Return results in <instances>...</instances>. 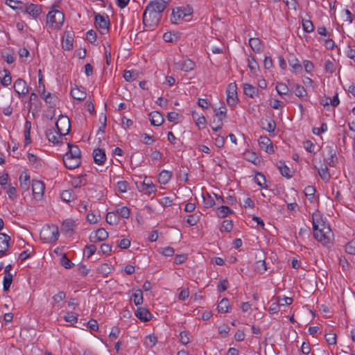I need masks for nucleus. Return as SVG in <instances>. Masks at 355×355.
<instances>
[{
	"instance_id": "c03bdc74",
	"label": "nucleus",
	"mask_w": 355,
	"mask_h": 355,
	"mask_svg": "<svg viewBox=\"0 0 355 355\" xmlns=\"http://www.w3.org/2000/svg\"><path fill=\"white\" fill-rule=\"evenodd\" d=\"M233 211L227 206H221L218 208L217 216L220 218H225Z\"/></svg>"
},
{
	"instance_id": "8fccbe9b",
	"label": "nucleus",
	"mask_w": 355,
	"mask_h": 355,
	"mask_svg": "<svg viewBox=\"0 0 355 355\" xmlns=\"http://www.w3.org/2000/svg\"><path fill=\"white\" fill-rule=\"evenodd\" d=\"M116 213L119 216L123 218H128L130 216V210L127 207H122L117 209Z\"/></svg>"
},
{
	"instance_id": "7ed1b4c3",
	"label": "nucleus",
	"mask_w": 355,
	"mask_h": 355,
	"mask_svg": "<svg viewBox=\"0 0 355 355\" xmlns=\"http://www.w3.org/2000/svg\"><path fill=\"white\" fill-rule=\"evenodd\" d=\"M64 14L58 10H52L46 16V26L51 29H58L64 22Z\"/></svg>"
},
{
	"instance_id": "a19ab883",
	"label": "nucleus",
	"mask_w": 355,
	"mask_h": 355,
	"mask_svg": "<svg viewBox=\"0 0 355 355\" xmlns=\"http://www.w3.org/2000/svg\"><path fill=\"white\" fill-rule=\"evenodd\" d=\"M261 258L262 252H260L259 260L256 262V268L258 272L261 274L263 273L267 270L266 262L264 260L261 259Z\"/></svg>"
},
{
	"instance_id": "58836bf2",
	"label": "nucleus",
	"mask_w": 355,
	"mask_h": 355,
	"mask_svg": "<svg viewBox=\"0 0 355 355\" xmlns=\"http://www.w3.org/2000/svg\"><path fill=\"white\" fill-rule=\"evenodd\" d=\"M315 189L312 186H308L304 189V193L311 202L315 201Z\"/></svg>"
},
{
	"instance_id": "6ab92c4d",
	"label": "nucleus",
	"mask_w": 355,
	"mask_h": 355,
	"mask_svg": "<svg viewBox=\"0 0 355 355\" xmlns=\"http://www.w3.org/2000/svg\"><path fill=\"white\" fill-rule=\"evenodd\" d=\"M94 162L98 165H102L106 159L105 153L101 148L94 149L93 151Z\"/></svg>"
},
{
	"instance_id": "7c9ffc66",
	"label": "nucleus",
	"mask_w": 355,
	"mask_h": 355,
	"mask_svg": "<svg viewBox=\"0 0 355 355\" xmlns=\"http://www.w3.org/2000/svg\"><path fill=\"white\" fill-rule=\"evenodd\" d=\"M6 4L13 10L22 12L24 3L16 0H6Z\"/></svg>"
},
{
	"instance_id": "f257e3e1",
	"label": "nucleus",
	"mask_w": 355,
	"mask_h": 355,
	"mask_svg": "<svg viewBox=\"0 0 355 355\" xmlns=\"http://www.w3.org/2000/svg\"><path fill=\"white\" fill-rule=\"evenodd\" d=\"M165 10L163 3H158V0L150 1L146 6L143 14V24L150 28L157 27L161 20L162 12Z\"/></svg>"
},
{
	"instance_id": "bb28decb",
	"label": "nucleus",
	"mask_w": 355,
	"mask_h": 355,
	"mask_svg": "<svg viewBox=\"0 0 355 355\" xmlns=\"http://www.w3.org/2000/svg\"><path fill=\"white\" fill-rule=\"evenodd\" d=\"M73 47V37L69 33H64V36L62 40V48L64 50L69 51Z\"/></svg>"
},
{
	"instance_id": "dca6fc26",
	"label": "nucleus",
	"mask_w": 355,
	"mask_h": 355,
	"mask_svg": "<svg viewBox=\"0 0 355 355\" xmlns=\"http://www.w3.org/2000/svg\"><path fill=\"white\" fill-rule=\"evenodd\" d=\"M75 227H76V224L73 220H66L62 224L61 230L67 236H71L74 232Z\"/></svg>"
},
{
	"instance_id": "4468645a",
	"label": "nucleus",
	"mask_w": 355,
	"mask_h": 355,
	"mask_svg": "<svg viewBox=\"0 0 355 355\" xmlns=\"http://www.w3.org/2000/svg\"><path fill=\"white\" fill-rule=\"evenodd\" d=\"M260 148L266 153L270 154L274 153V148L270 139L267 137H260L258 139Z\"/></svg>"
},
{
	"instance_id": "1a4fd4ad",
	"label": "nucleus",
	"mask_w": 355,
	"mask_h": 355,
	"mask_svg": "<svg viewBox=\"0 0 355 355\" xmlns=\"http://www.w3.org/2000/svg\"><path fill=\"white\" fill-rule=\"evenodd\" d=\"M327 152V157L324 161L330 167H334L338 164V157L336 156V147L333 146H328L325 148Z\"/></svg>"
},
{
	"instance_id": "680f3d73",
	"label": "nucleus",
	"mask_w": 355,
	"mask_h": 355,
	"mask_svg": "<svg viewBox=\"0 0 355 355\" xmlns=\"http://www.w3.org/2000/svg\"><path fill=\"white\" fill-rule=\"evenodd\" d=\"M173 201V198L169 196H165L160 200V204L164 207H170L172 205Z\"/></svg>"
},
{
	"instance_id": "37998d69",
	"label": "nucleus",
	"mask_w": 355,
	"mask_h": 355,
	"mask_svg": "<svg viewBox=\"0 0 355 355\" xmlns=\"http://www.w3.org/2000/svg\"><path fill=\"white\" fill-rule=\"evenodd\" d=\"M278 169L279 170L281 174L283 176L286 177L288 178L291 177V175L290 174V168L285 165L284 162H279V164L278 165Z\"/></svg>"
},
{
	"instance_id": "4be33fe9",
	"label": "nucleus",
	"mask_w": 355,
	"mask_h": 355,
	"mask_svg": "<svg viewBox=\"0 0 355 355\" xmlns=\"http://www.w3.org/2000/svg\"><path fill=\"white\" fill-rule=\"evenodd\" d=\"M1 84L7 87L10 85L12 81V77L8 70L4 69L2 72H0Z\"/></svg>"
},
{
	"instance_id": "4c0bfd02",
	"label": "nucleus",
	"mask_w": 355,
	"mask_h": 355,
	"mask_svg": "<svg viewBox=\"0 0 355 355\" xmlns=\"http://www.w3.org/2000/svg\"><path fill=\"white\" fill-rule=\"evenodd\" d=\"M275 89L278 94L280 95L281 96L287 95L290 91L288 87L286 84L282 83H277Z\"/></svg>"
},
{
	"instance_id": "0e129e2a",
	"label": "nucleus",
	"mask_w": 355,
	"mask_h": 355,
	"mask_svg": "<svg viewBox=\"0 0 355 355\" xmlns=\"http://www.w3.org/2000/svg\"><path fill=\"white\" fill-rule=\"evenodd\" d=\"M335 64L331 60H327L325 62V70L327 72L333 73L335 71Z\"/></svg>"
},
{
	"instance_id": "9d476101",
	"label": "nucleus",
	"mask_w": 355,
	"mask_h": 355,
	"mask_svg": "<svg viewBox=\"0 0 355 355\" xmlns=\"http://www.w3.org/2000/svg\"><path fill=\"white\" fill-rule=\"evenodd\" d=\"M237 101L236 85L230 83L227 89V103L229 105L233 106L237 103Z\"/></svg>"
},
{
	"instance_id": "393cba45",
	"label": "nucleus",
	"mask_w": 355,
	"mask_h": 355,
	"mask_svg": "<svg viewBox=\"0 0 355 355\" xmlns=\"http://www.w3.org/2000/svg\"><path fill=\"white\" fill-rule=\"evenodd\" d=\"M71 96L78 101H83L86 98V93L78 87H73L71 90Z\"/></svg>"
},
{
	"instance_id": "c756f323",
	"label": "nucleus",
	"mask_w": 355,
	"mask_h": 355,
	"mask_svg": "<svg viewBox=\"0 0 355 355\" xmlns=\"http://www.w3.org/2000/svg\"><path fill=\"white\" fill-rule=\"evenodd\" d=\"M230 308L229 300L226 297L223 298L218 303L217 309L218 312L227 313Z\"/></svg>"
},
{
	"instance_id": "cd10ccee",
	"label": "nucleus",
	"mask_w": 355,
	"mask_h": 355,
	"mask_svg": "<svg viewBox=\"0 0 355 355\" xmlns=\"http://www.w3.org/2000/svg\"><path fill=\"white\" fill-rule=\"evenodd\" d=\"M120 218L116 212H108L106 216V221L110 225H116L119 222Z\"/></svg>"
},
{
	"instance_id": "13d9d810",
	"label": "nucleus",
	"mask_w": 355,
	"mask_h": 355,
	"mask_svg": "<svg viewBox=\"0 0 355 355\" xmlns=\"http://www.w3.org/2000/svg\"><path fill=\"white\" fill-rule=\"evenodd\" d=\"M228 281L225 279H220L218 284L217 288L219 292H223L228 288Z\"/></svg>"
},
{
	"instance_id": "473e14b6",
	"label": "nucleus",
	"mask_w": 355,
	"mask_h": 355,
	"mask_svg": "<svg viewBox=\"0 0 355 355\" xmlns=\"http://www.w3.org/2000/svg\"><path fill=\"white\" fill-rule=\"evenodd\" d=\"M69 151L64 155H69V157L80 158V150L78 146L68 144Z\"/></svg>"
},
{
	"instance_id": "09e8293b",
	"label": "nucleus",
	"mask_w": 355,
	"mask_h": 355,
	"mask_svg": "<svg viewBox=\"0 0 355 355\" xmlns=\"http://www.w3.org/2000/svg\"><path fill=\"white\" fill-rule=\"evenodd\" d=\"M138 73L135 71H125L123 78L126 81L131 82L137 78Z\"/></svg>"
},
{
	"instance_id": "0eeeda50",
	"label": "nucleus",
	"mask_w": 355,
	"mask_h": 355,
	"mask_svg": "<svg viewBox=\"0 0 355 355\" xmlns=\"http://www.w3.org/2000/svg\"><path fill=\"white\" fill-rule=\"evenodd\" d=\"M174 65L177 69L183 71H190L194 69L195 63L190 59L186 58H182L178 60H175Z\"/></svg>"
},
{
	"instance_id": "a211bd4d",
	"label": "nucleus",
	"mask_w": 355,
	"mask_h": 355,
	"mask_svg": "<svg viewBox=\"0 0 355 355\" xmlns=\"http://www.w3.org/2000/svg\"><path fill=\"white\" fill-rule=\"evenodd\" d=\"M46 135L49 141L53 142V144L60 143L63 137L58 132V130L55 131L53 128L49 129L46 131Z\"/></svg>"
},
{
	"instance_id": "3c124183",
	"label": "nucleus",
	"mask_w": 355,
	"mask_h": 355,
	"mask_svg": "<svg viewBox=\"0 0 355 355\" xmlns=\"http://www.w3.org/2000/svg\"><path fill=\"white\" fill-rule=\"evenodd\" d=\"M340 101L338 98V94H336L335 96H334L333 98L329 97L327 98L326 101L324 103V105L325 106L331 104L333 107H336L337 105H338Z\"/></svg>"
},
{
	"instance_id": "5701e85b",
	"label": "nucleus",
	"mask_w": 355,
	"mask_h": 355,
	"mask_svg": "<svg viewBox=\"0 0 355 355\" xmlns=\"http://www.w3.org/2000/svg\"><path fill=\"white\" fill-rule=\"evenodd\" d=\"M243 91L245 95L250 98H254L258 94V89L253 85L245 83L243 84Z\"/></svg>"
},
{
	"instance_id": "412c9836",
	"label": "nucleus",
	"mask_w": 355,
	"mask_h": 355,
	"mask_svg": "<svg viewBox=\"0 0 355 355\" xmlns=\"http://www.w3.org/2000/svg\"><path fill=\"white\" fill-rule=\"evenodd\" d=\"M141 189L146 193L150 194L156 191L155 186L149 179H145L141 184Z\"/></svg>"
},
{
	"instance_id": "c85d7f7f",
	"label": "nucleus",
	"mask_w": 355,
	"mask_h": 355,
	"mask_svg": "<svg viewBox=\"0 0 355 355\" xmlns=\"http://www.w3.org/2000/svg\"><path fill=\"white\" fill-rule=\"evenodd\" d=\"M171 176H172L171 172H170L168 171L163 170L162 171H161V173L159 175L158 181L160 184H166L171 180Z\"/></svg>"
},
{
	"instance_id": "b1692460",
	"label": "nucleus",
	"mask_w": 355,
	"mask_h": 355,
	"mask_svg": "<svg viewBox=\"0 0 355 355\" xmlns=\"http://www.w3.org/2000/svg\"><path fill=\"white\" fill-rule=\"evenodd\" d=\"M186 15L184 11L181 8H177L176 10L173 9L171 15V21L177 24L180 19H183Z\"/></svg>"
},
{
	"instance_id": "ddd939ff",
	"label": "nucleus",
	"mask_w": 355,
	"mask_h": 355,
	"mask_svg": "<svg viewBox=\"0 0 355 355\" xmlns=\"http://www.w3.org/2000/svg\"><path fill=\"white\" fill-rule=\"evenodd\" d=\"M107 237L108 233L104 229L100 228L90 234L89 239L91 242L97 243L105 241Z\"/></svg>"
},
{
	"instance_id": "f704fd0d",
	"label": "nucleus",
	"mask_w": 355,
	"mask_h": 355,
	"mask_svg": "<svg viewBox=\"0 0 355 355\" xmlns=\"http://www.w3.org/2000/svg\"><path fill=\"white\" fill-rule=\"evenodd\" d=\"M203 204L205 208L212 207L215 205L214 197L209 193H202Z\"/></svg>"
},
{
	"instance_id": "a18cd8bd",
	"label": "nucleus",
	"mask_w": 355,
	"mask_h": 355,
	"mask_svg": "<svg viewBox=\"0 0 355 355\" xmlns=\"http://www.w3.org/2000/svg\"><path fill=\"white\" fill-rule=\"evenodd\" d=\"M12 282V274H6L3 277V288L4 291H8L10 287V285Z\"/></svg>"
},
{
	"instance_id": "39448f33",
	"label": "nucleus",
	"mask_w": 355,
	"mask_h": 355,
	"mask_svg": "<svg viewBox=\"0 0 355 355\" xmlns=\"http://www.w3.org/2000/svg\"><path fill=\"white\" fill-rule=\"evenodd\" d=\"M95 26L101 34H105L108 32L110 19L107 15L95 14Z\"/></svg>"
},
{
	"instance_id": "bf43d9fd",
	"label": "nucleus",
	"mask_w": 355,
	"mask_h": 355,
	"mask_svg": "<svg viewBox=\"0 0 355 355\" xmlns=\"http://www.w3.org/2000/svg\"><path fill=\"white\" fill-rule=\"evenodd\" d=\"M159 252L166 257L172 256L174 254V250L171 246L161 248Z\"/></svg>"
},
{
	"instance_id": "774afa93",
	"label": "nucleus",
	"mask_w": 355,
	"mask_h": 355,
	"mask_svg": "<svg viewBox=\"0 0 355 355\" xmlns=\"http://www.w3.org/2000/svg\"><path fill=\"white\" fill-rule=\"evenodd\" d=\"M86 38L91 43L96 42V32L93 30H90V31H87Z\"/></svg>"
},
{
	"instance_id": "f8f14e48",
	"label": "nucleus",
	"mask_w": 355,
	"mask_h": 355,
	"mask_svg": "<svg viewBox=\"0 0 355 355\" xmlns=\"http://www.w3.org/2000/svg\"><path fill=\"white\" fill-rule=\"evenodd\" d=\"M13 88L19 96H24L29 92L26 83L21 78H18L14 82Z\"/></svg>"
},
{
	"instance_id": "864d4df0",
	"label": "nucleus",
	"mask_w": 355,
	"mask_h": 355,
	"mask_svg": "<svg viewBox=\"0 0 355 355\" xmlns=\"http://www.w3.org/2000/svg\"><path fill=\"white\" fill-rule=\"evenodd\" d=\"M302 27L305 32L311 33L314 30V26L310 20H303Z\"/></svg>"
},
{
	"instance_id": "f3484780",
	"label": "nucleus",
	"mask_w": 355,
	"mask_h": 355,
	"mask_svg": "<svg viewBox=\"0 0 355 355\" xmlns=\"http://www.w3.org/2000/svg\"><path fill=\"white\" fill-rule=\"evenodd\" d=\"M135 315L142 322L149 321L152 317L150 312L148 309L142 307L137 308Z\"/></svg>"
},
{
	"instance_id": "aec40b11",
	"label": "nucleus",
	"mask_w": 355,
	"mask_h": 355,
	"mask_svg": "<svg viewBox=\"0 0 355 355\" xmlns=\"http://www.w3.org/2000/svg\"><path fill=\"white\" fill-rule=\"evenodd\" d=\"M149 120L150 123L155 126L161 125L164 121L161 113L157 111L152 112L149 114Z\"/></svg>"
},
{
	"instance_id": "79ce46f5",
	"label": "nucleus",
	"mask_w": 355,
	"mask_h": 355,
	"mask_svg": "<svg viewBox=\"0 0 355 355\" xmlns=\"http://www.w3.org/2000/svg\"><path fill=\"white\" fill-rule=\"evenodd\" d=\"M248 66L250 68L251 73L253 74H256L257 70H259V64L257 62L254 60L253 57H250V58H248Z\"/></svg>"
},
{
	"instance_id": "2eb2a0df",
	"label": "nucleus",
	"mask_w": 355,
	"mask_h": 355,
	"mask_svg": "<svg viewBox=\"0 0 355 355\" xmlns=\"http://www.w3.org/2000/svg\"><path fill=\"white\" fill-rule=\"evenodd\" d=\"M63 162L64 166L69 169H74L77 168L80 164V158H76L69 157V155H64Z\"/></svg>"
},
{
	"instance_id": "5fc2aeb1",
	"label": "nucleus",
	"mask_w": 355,
	"mask_h": 355,
	"mask_svg": "<svg viewBox=\"0 0 355 355\" xmlns=\"http://www.w3.org/2000/svg\"><path fill=\"white\" fill-rule=\"evenodd\" d=\"M200 220V216L197 214H191L189 215L187 219V223L193 226L197 224V223Z\"/></svg>"
},
{
	"instance_id": "72a5a7b5",
	"label": "nucleus",
	"mask_w": 355,
	"mask_h": 355,
	"mask_svg": "<svg viewBox=\"0 0 355 355\" xmlns=\"http://www.w3.org/2000/svg\"><path fill=\"white\" fill-rule=\"evenodd\" d=\"M249 45L255 53H259L261 51V42L259 38H250L249 40Z\"/></svg>"
},
{
	"instance_id": "6e6552de",
	"label": "nucleus",
	"mask_w": 355,
	"mask_h": 355,
	"mask_svg": "<svg viewBox=\"0 0 355 355\" xmlns=\"http://www.w3.org/2000/svg\"><path fill=\"white\" fill-rule=\"evenodd\" d=\"M42 12V6L34 3H24L22 12L31 16L34 19H37Z\"/></svg>"
},
{
	"instance_id": "c9c22d12",
	"label": "nucleus",
	"mask_w": 355,
	"mask_h": 355,
	"mask_svg": "<svg viewBox=\"0 0 355 355\" xmlns=\"http://www.w3.org/2000/svg\"><path fill=\"white\" fill-rule=\"evenodd\" d=\"M261 125L263 129L266 130L269 132H273L276 128V123L275 121L272 119H265L262 121Z\"/></svg>"
},
{
	"instance_id": "ea45409f",
	"label": "nucleus",
	"mask_w": 355,
	"mask_h": 355,
	"mask_svg": "<svg viewBox=\"0 0 355 355\" xmlns=\"http://www.w3.org/2000/svg\"><path fill=\"white\" fill-rule=\"evenodd\" d=\"M318 171L319 175L320 176V178L322 180H324L326 182H329V180L331 178V175H330L329 169L327 167V166H324V167L318 168Z\"/></svg>"
},
{
	"instance_id": "2f4dec72",
	"label": "nucleus",
	"mask_w": 355,
	"mask_h": 355,
	"mask_svg": "<svg viewBox=\"0 0 355 355\" xmlns=\"http://www.w3.org/2000/svg\"><path fill=\"white\" fill-rule=\"evenodd\" d=\"M20 187L24 191H27L30 186V176L25 173L19 177Z\"/></svg>"
},
{
	"instance_id": "052dcab7",
	"label": "nucleus",
	"mask_w": 355,
	"mask_h": 355,
	"mask_svg": "<svg viewBox=\"0 0 355 355\" xmlns=\"http://www.w3.org/2000/svg\"><path fill=\"white\" fill-rule=\"evenodd\" d=\"M66 297V293L63 291L58 292L56 295L53 296L52 299L54 303H58L63 300H64Z\"/></svg>"
},
{
	"instance_id": "a878e982",
	"label": "nucleus",
	"mask_w": 355,
	"mask_h": 355,
	"mask_svg": "<svg viewBox=\"0 0 355 355\" xmlns=\"http://www.w3.org/2000/svg\"><path fill=\"white\" fill-rule=\"evenodd\" d=\"M244 157L248 162L253 163L255 165H257L260 163L261 159L258 157V155L252 151H247L244 153Z\"/></svg>"
},
{
	"instance_id": "9b49d317",
	"label": "nucleus",
	"mask_w": 355,
	"mask_h": 355,
	"mask_svg": "<svg viewBox=\"0 0 355 355\" xmlns=\"http://www.w3.org/2000/svg\"><path fill=\"white\" fill-rule=\"evenodd\" d=\"M45 189L44 184L40 180L32 181V191L35 199H42Z\"/></svg>"
},
{
	"instance_id": "de8ad7c7",
	"label": "nucleus",
	"mask_w": 355,
	"mask_h": 355,
	"mask_svg": "<svg viewBox=\"0 0 355 355\" xmlns=\"http://www.w3.org/2000/svg\"><path fill=\"white\" fill-rule=\"evenodd\" d=\"M60 264L67 269L71 268L74 264L67 258L64 253L60 259Z\"/></svg>"
},
{
	"instance_id": "20e7f679",
	"label": "nucleus",
	"mask_w": 355,
	"mask_h": 355,
	"mask_svg": "<svg viewBox=\"0 0 355 355\" xmlns=\"http://www.w3.org/2000/svg\"><path fill=\"white\" fill-rule=\"evenodd\" d=\"M40 236L44 243H54L59 236L58 228L54 225L44 226L40 231Z\"/></svg>"
},
{
	"instance_id": "f03ea898",
	"label": "nucleus",
	"mask_w": 355,
	"mask_h": 355,
	"mask_svg": "<svg viewBox=\"0 0 355 355\" xmlns=\"http://www.w3.org/2000/svg\"><path fill=\"white\" fill-rule=\"evenodd\" d=\"M313 229L314 238L318 242L323 244H329L334 241V234L329 227L327 225L319 214H313Z\"/></svg>"
},
{
	"instance_id": "69168bd1",
	"label": "nucleus",
	"mask_w": 355,
	"mask_h": 355,
	"mask_svg": "<svg viewBox=\"0 0 355 355\" xmlns=\"http://www.w3.org/2000/svg\"><path fill=\"white\" fill-rule=\"evenodd\" d=\"M128 183L126 181H119L117 182V189L121 193L127 191Z\"/></svg>"
},
{
	"instance_id": "49530a36",
	"label": "nucleus",
	"mask_w": 355,
	"mask_h": 355,
	"mask_svg": "<svg viewBox=\"0 0 355 355\" xmlns=\"http://www.w3.org/2000/svg\"><path fill=\"white\" fill-rule=\"evenodd\" d=\"M112 270L111 266L107 263H103L98 268V272L103 276H107Z\"/></svg>"
},
{
	"instance_id": "e433bc0d",
	"label": "nucleus",
	"mask_w": 355,
	"mask_h": 355,
	"mask_svg": "<svg viewBox=\"0 0 355 355\" xmlns=\"http://www.w3.org/2000/svg\"><path fill=\"white\" fill-rule=\"evenodd\" d=\"M293 89L295 94L299 98H304L307 95L306 91L302 85L293 84Z\"/></svg>"
},
{
	"instance_id": "4d7b16f0",
	"label": "nucleus",
	"mask_w": 355,
	"mask_h": 355,
	"mask_svg": "<svg viewBox=\"0 0 355 355\" xmlns=\"http://www.w3.org/2000/svg\"><path fill=\"white\" fill-rule=\"evenodd\" d=\"M325 340L329 345H335L336 343V335L333 333L326 334Z\"/></svg>"
},
{
	"instance_id": "6e6d98bb",
	"label": "nucleus",
	"mask_w": 355,
	"mask_h": 355,
	"mask_svg": "<svg viewBox=\"0 0 355 355\" xmlns=\"http://www.w3.org/2000/svg\"><path fill=\"white\" fill-rule=\"evenodd\" d=\"M138 293H134L133 297H134V303L136 306H138L139 304H141L143 302V294L141 290L139 289L137 291Z\"/></svg>"
},
{
	"instance_id": "423d86ee",
	"label": "nucleus",
	"mask_w": 355,
	"mask_h": 355,
	"mask_svg": "<svg viewBox=\"0 0 355 355\" xmlns=\"http://www.w3.org/2000/svg\"><path fill=\"white\" fill-rule=\"evenodd\" d=\"M58 132L62 136L67 135L70 130V121L67 116L61 115L55 123Z\"/></svg>"
},
{
	"instance_id": "603ef678",
	"label": "nucleus",
	"mask_w": 355,
	"mask_h": 355,
	"mask_svg": "<svg viewBox=\"0 0 355 355\" xmlns=\"http://www.w3.org/2000/svg\"><path fill=\"white\" fill-rule=\"evenodd\" d=\"M35 254L34 249L32 248L31 249H27L24 251H23L21 254L19 255V259L21 261H24L25 259L29 258L31 255Z\"/></svg>"
},
{
	"instance_id": "338daca9",
	"label": "nucleus",
	"mask_w": 355,
	"mask_h": 355,
	"mask_svg": "<svg viewBox=\"0 0 355 355\" xmlns=\"http://www.w3.org/2000/svg\"><path fill=\"white\" fill-rule=\"evenodd\" d=\"M61 198L64 201L69 202L73 200V196H71V193L69 190L63 191L61 193Z\"/></svg>"
},
{
	"instance_id": "e2e57ef3",
	"label": "nucleus",
	"mask_w": 355,
	"mask_h": 355,
	"mask_svg": "<svg viewBox=\"0 0 355 355\" xmlns=\"http://www.w3.org/2000/svg\"><path fill=\"white\" fill-rule=\"evenodd\" d=\"M187 259V254H177L174 259V263L175 264H181Z\"/></svg>"
}]
</instances>
